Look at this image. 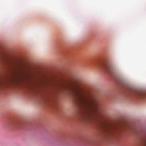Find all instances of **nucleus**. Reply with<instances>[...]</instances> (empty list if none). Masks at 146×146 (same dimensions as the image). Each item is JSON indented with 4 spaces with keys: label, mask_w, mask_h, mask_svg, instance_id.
Instances as JSON below:
<instances>
[{
    "label": "nucleus",
    "mask_w": 146,
    "mask_h": 146,
    "mask_svg": "<svg viewBox=\"0 0 146 146\" xmlns=\"http://www.w3.org/2000/svg\"><path fill=\"white\" fill-rule=\"evenodd\" d=\"M4 83L2 82V81L0 80V89L4 85Z\"/></svg>",
    "instance_id": "obj_6"
},
{
    "label": "nucleus",
    "mask_w": 146,
    "mask_h": 146,
    "mask_svg": "<svg viewBox=\"0 0 146 146\" xmlns=\"http://www.w3.org/2000/svg\"><path fill=\"white\" fill-rule=\"evenodd\" d=\"M102 69L111 75L112 74V69L111 66H104Z\"/></svg>",
    "instance_id": "obj_4"
},
{
    "label": "nucleus",
    "mask_w": 146,
    "mask_h": 146,
    "mask_svg": "<svg viewBox=\"0 0 146 146\" xmlns=\"http://www.w3.org/2000/svg\"><path fill=\"white\" fill-rule=\"evenodd\" d=\"M104 126L105 128H106V129H108L109 128H110V127H109L108 125H106L105 124H104Z\"/></svg>",
    "instance_id": "obj_7"
},
{
    "label": "nucleus",
    "mask_w": 146,
    "mask_h": 146,
    "mask_svg": "<svg viewBox=\"0 0 146 146\" xmlns=\"http://www.w3.org/2000/svg\"><path fill=\"white\" fill-rule=\"evenodd\" d=\"M71 94L74 97L76 104L85 112L88 119L90 120L96 121L97 116L95 113L98 111L96 102L93 98L85 96L78 88H72Z\"/></svg>",
    "instance_id": "obj_1"
},
{
    "label": "nucleus",
    "mask_w": 146,
    "mask_h": 146,
    "mask_svg": "<svg viewBox=\"0 0 146 146\" xmlns=\"http://www.w3.org/2000/svg\"><path fill=\"white\" fill-rule=\"evenodd\" d=\"M138 98L141 99H146V92H143L139 94L137 92V98Z\"/></svg>",
    "instance_id": "obj_5"
},
{
    "label": "nucleus",
    "mask_w": 146,
    "mask_h": 146,
    "mask_svg": "<svg viewBox=\"0 0 146 146\" xmlns=\"http://www.w3.org/2000/svg\"><path fill=\"white\" fill-rule=\"evenodd\" d=\"M9 125L12 127L19 128L21 127L22 123L20 121H12L10 122Z\"/></svg>",
    "instance_id": "obj_2"
},
{
    "label": "nucleus",
    "mask_w": 146,
    "mask_h": 146,
    "mask_svg": "<svg viewBox=\"0 0 146 146\" xmlns=\"http://www.w3.org/2000/svg\"><path fill=\"white\" fill-rule=\"evenodd\" d=\"M137 90L134 87L129 88L128 90V94L129 95H136V94Z\"/></svg>",
    "instance_id": "obj_3"
},
{
    "label": "nucleus",
    "mask_w": 146,
    "mask_h": 146,
    "mask_svg": "<svg viewBox=\"0 0 146 146\" xmlns=\"http://www.w3.org/2000/svg\"><path fill=\"white\" fill-rule=\"evenodd\" d=\"M144 142L145 143V146H146V139L144 140Z\"/></svg>",
    "instance_id": "obj_8"
},
{
    "label": "nucleus",
    "mask_w": 146,
    "mask_h": 146,
    "mask_svg": "<svg viewBox=\"0 0 146 146\" xmlns=\"http://www.w3.org/2000/svg\"><path fill=\"white\" fill-rule=\"evenodd\" d=\"M132 131H133V130H133V129H132Z\"/></svg>",
    "instance_id": "obj_9"
}]
</instances>
